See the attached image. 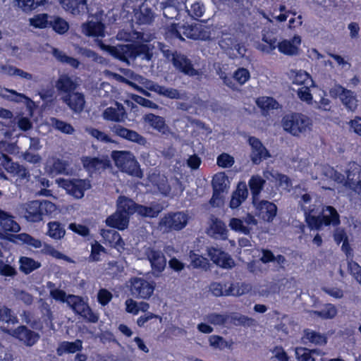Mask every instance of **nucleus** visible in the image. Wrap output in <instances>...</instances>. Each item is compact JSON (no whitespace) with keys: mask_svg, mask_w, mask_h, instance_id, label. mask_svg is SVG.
Instances as JSON below:
<instances>
[{"mask_svg":"<svg viewBox=\"0 0 361 361\" xmlns=\"http://www.w3.org/2000/svg\"><path fill=\"white\" fill-rule=\"evenodd\" d=\"M316 171H319L322 176L334 181L341 183L345 182V185L352 190L361 200V169L355 168L346 171V178L342 173L334 170L328 165H315Z\"/></svg>","mask_w":361,"mask_h":361,"instance_id":"nucleus-1","label":"nucleus"},{"mask_svg":"<svg viewBox=\"0 0 361 361\" xmlns=\"http://www.w3.org/2000/svg\"><path fill=\"white\" fill-rule=\"evenodd\" d=\"M101 48L108 51L112 56L126 64L130 65V61L140 59L142 61H149L152 54L149 53L145 45L135 46L133 44H118L116 46L105 45L102 44Z\"/></svg>","mask_w":361,"mask_h":361,"instance_id":"nucleus-2","label":"nucleus"},{"mask_svg":"<svg viewBox=\"0 0 361 361\" xmlns=\"http://www.w3.org/2000/svg\"><path fill=\"white\" fill-rule=\"evenodd\" d=\"M282 126L285 131L299 137L311 130L312 122L307 116L295 113L285 116L282 120Z\"/></svg>","mask_w":361,"mask_h":361,"instance_id":"nucleus-3","label":"nucleus"},{"mask_svg":"<svg viewBox=\"0 0 361 361\" xmlns=\"http://www.w3.org/2000/svg\"><path fill=\"white\" fill-rule=\"evenodd\" d=\"M111 157L118 168L131 176L142 178V172L135 156L129 151H113Z\"/></svg>","mask_w":361,"mask_h":361,"instance_id":"nucleus-4","label":"nucleus"},{"mask_svg":"<svg viewBox=\"0 0 361 361\" xmlns=\"http://www.w3.org/2000/svg\"><path fill=\"white\" fill-rule=\"evenodd\" d=\"M189 216L183 212H171L165 214L158 224V228L163 233L179 231L188 224Z\"/></svg>","mask_w":361,"mask_h":361,"instance_id":"nucleus-5","label":"nucleus"},{"mask_svg":"<svg viewBox=\"0 0 361 361\" xmlns=\"http://www.w3.org/2000/svg\"><path fill=\"white\" fill-rule=\"evenodd\" d=\"M295 198L298 200V205L304 212L305 221L309 227H316L319 223V220L314 218V212L316 206L311 204V196L305 190L295 188Z\"/></svg>","mask_w":361,"mask_h":361,"instance_id":"nucleus-6","label":"nucleus"},{"mask_svg":"<svg viewBox=\"0 0 361 361\" xmlns=\"http://www.w3.org/2000/svg\"><path fill=\"white\" fill-rule=\"evenodd\" d=\"M57 181L59 185L64 188L68 194L75 199L82 198L85 192L91 188L90 181L87 179H59Z\"/></svg>","mask_w":361,"mask_h":361,"instance_id":"nucleus-7","label":"nucleus"},{"mask_svg":"<svg viewBox=\"0 0 361 361\" xmlns=\"http://www.w3.org/2000/svg\"><path fill=\"white\" fill-rule=\"evenodd\" d=\"M155 288L154 282H149L142 278H133L130 280V292L136 298L149 299Z\"/></svg>","mask_w":361,"mask_h":361,"instance_id":"nucleus-8","label":"nucleus"},{"mask_svg":"<svg viewBox=\"0 0 361 361\" xmlns=\"http://www.w3.org/2000/svg\"><path fill=\"white\" fill-rule=\"evenodd\" d=\"M83 167L90 174L102 173L106 169L111 167V163L107 156L97 157H83L81 159Z\"/></svg>","mask_w":361,"mask_h":361,"instance_id":"nucleus-9","label":"nucleus"},{"mask_svg":"<svg viewBox=\"0 0 361 361\" xmlns=\"http://www.w3.org/2000/svg\"><path fill=\"white\" fill-rule=\"evenodd\" d=\"M145 87L150 91L171 99L188 100L189 99L188 93L185 91L180 92L175 88L159 85L151 80H146Z\"/></svg>","mask_w":361,"mask_h":361,"instance_id":"nucleus-10","label":"nucleus"},{"mask_svg":"<svg viewBox=\"0 0 361 361\" xmlns=\"http://www.w3.org/2000/svg\"><path fill=\"white\" fill-rule=\"evenodd\" d=\"M145 255L150 262L152 274L156 277L159 276L166 266V259L163 252L152 247H147L145 250Z\"/></svg>","mask_w":361,"mask_h":361,"instance_id":"nucleus-11","label":"nucleus"},{"mask_svg":"<svg viewBox=\"0 0 361 361\" xmlns=\"http://www.w3.org/2000/svg\"><path fill=\"white\" fill-rule=\"evenodd\" d=\"M252 203L255 207L257 216L264 221H273L277 214V207L274 203L259 199H254Z\"/></svg>","mask_w":361,"mask_h":361,"instance_id":"nucleus-12","label":"nucleus"},{"mask_svg":"<svg viewBox=\"0 0 361 361\" xmlns=\"http://www.w3.org/2000/svg\"><path fill=\"white\" fill-rule=\"evenodd\" d=\"M332 97H339L345 106L350 111H355L357 106V100L351 90L343 87L340 85H336L329 91Z\"/></svg>","mask_w":361,"mask_h":361,"instance_id":"nucleus-13","label":"nucleus"},{"mask_svg":"<svg viewBox=\"0 0 361 361\" xmlns=\"http://www.w3.org/2000/svg\"><path fill=\"white\" fill-rule=\"evenodd\" d=\"M80 85V80L78 78L66 74L59 75L55 83V87L60 97L76 91Z\"/></svg>","mask_w":361,"mask_h":361,"instance_id":"nucleus-14","label":"nucleus"},{"mask_svg":"<svg viewBox=\"0 0 361 361\" xmlns=\"http://www.w3.org/2000/svg\"><path fill=\"white\" fill-rule=\"evenodd\" d=\"M314 212V218L319 220L318 225L316 227H310L311 229L319 230L323 225H332L336 226L340 224V216L336 209L331 206H326L322 209L321 214L316 216Z\"/></svg>","mask_w":361,"mask_h":361,"instance_id":"nucleus-15","label":"nucleus"},{"mask_svg":"<svg viewBox=\"0 0 361 361\" xmlns=\"http://www.w3.org/2000/svg\"><path fill=\"white\" fill-rule=\"evenodd\" d=\"M110 130L114 135L125 139L128 141L135 142L140 145H147V139L135 130L128 129L120 124H114L110 126Z\"/></svg>","mask_w":361,"mask_h":361,"instance_id":"nucleus-16","label":"nucleus"},{"mask_svg":"<svg viewBox=\"0 0 361 361\" xmlns=\"http://www.w3.org/2000/svg\"><path fill=\"white\" fill-rule=\"evenodd\" d=\"M61 100L75 114L83 111L86 103L85 94L78 91L61 96Z\"/></svg>","mask_w":361,"mask_h":361,"instance_id":"nucleus-17","label":"nucleus"},{"mask_svg":"<svg viewBox=\"0 0 361 361\" xmlns=\"http://www.w3.org/2000/svg\"><path fill=\"white\" fill-rule=\"evenodd\" d=\"M183 36L192 39L208 40L211 38L209 27L201 24L181 25Z\"/></svg>","mask_w":361,"mask_h":361,"instance_id":"nucleus-18","label":"nucleus"},{"mask_svg":"<svg viewBox=\"0 0 361 361\" xmlns=\"http://www.w3.org/2000/svg\"><path fill=\"white\" fill-rule=\"evenodd\" d=\"M248 143L251 147L250 159L254 164H259L270 157L269 151L258 138L250 137Z\"/></svg>","mask_w":361,"mask_h":361,"instance_id":"nucleus-19","label":"nucleus"},{"mask_svg":"<svg viewBox=\"0 0 361 361\" xmlns=\"http://www.w3.org/2000/svg\"><path fill=\"white\" fill-rule=\"evenodd\" d=\"M207 251L211 260L216 265L224 269H231L234 267L233 259L228 253L221 249L215 247H208Z\"/></svg>","mask_w":361,"mask_h":361,"instance_id":"nucleus-20","label":"nucleus"},{"mask_svg":"<svg viewBox=\"0 0 361 361\" xmlns=\"http://www.w3.org/2000/svg\"><path fill=\"white\" fill-rule=\"evenodd\" d=\"M102 117L106 121L123 123L128 118V114L123 105L116 102L114 106L108 107L103 111Z\"/></svg>","mask_w":361,"mask_h":361,"instance_id":"nucleus-21","label":"nucleus"},{"mask_svg":"<svg viewBox=\"0 0 361 361\" xmlns=\"http://www.w3.org/2000/svg\"><path fill=\"white\" fill-rule=\"evenodd\" d=\"M12 335L29 347L34 345L40 338L38 333L29 329L25 326L17 327L13 330Z\"/></svg>","mask_w":361,"mask_h":361,"instance_id":"nucleus-22","label":"nucleus"},{"mask_svg":"<svg viewBox=\"0 0 361 361\" xmlns=\"http://www.w3.org/2000/svg\"><path fill=\"white\" fill-rule=\"evenodd\" d=\"M103 20H89L81 25L82 33L88 37H103L105 26Z\"/></svg>","mask_w":361,"mask_h":361,"instance_id":"nucleus-23","label":"nucleus"},{"mask_svg":"<svg viewBox=\"0 0 361 361\" xmlns=\"http://www.w3.org/2000/svg\"><path fill=\"white\" fill-rule=\"evenodd\" d=\"M301 43V38L295 35L290 40L284 39L278 43L279 51L288 56L297 55L299 51L298 45Z\"/></svg>","mask_w":361,"mask_h":361,"instance_id":"nucleus-24","label":"nucleus"},{"mask_svg":"<svg viewBox=\"0 0 361 361\" xmlns=\"http://www.w3.org/2000/svg\"><path fill=\"white\" fill-rule=\"evenodd\" d=\"M143 121L149 124L153 129L159 131L163 135H168L170 133L169 126L166 124L165 119L154 114H148L144 116Z\"/></svg>","mask_w":361,"mask_h":361,"instance_id":"nucleus-25","label":"nucleus"},{"mask_svg":"<svg viewBox=\"0 0 361 361\" xmlns=\"http://www.w3.org/2000/svg\"><path fill=\"white\" fill-rule=\"evenodd\" d=\"M171 61L173 66L182 73L190 76L197 75V71L192 67L190 61L184 55L177 54L173 56Z\"/></svg>","mask_w":361,"mask_h":361,"instance_id":"nucleus-26","label":"nucleus"},{"mask_svg":"<svg viewBox=\"0 0 361 361\" xmlns=\"http://www.w3.org/2000/svg\"><path fill=\"white\" fill-rule=\"evenodd\" d=\"M207 233L214 239L226 240L228 238V229L226 228V226L222 221L218 219H215L212 221Z\"/></svg>","mask_w":361,"mask_h":361,"instance_id":"nucleus-27","label":"nucleus"},{"mask_svg":"<svg viewBox=\"0 0 361 361\" xmlns=\"http://www.w3.org/2000/svg\"><path fill=\"white\" fill-rule=\"evenodd\" d=\"M128 222L129 217L127 214H123L122 212L118 209L106 220V223L109 226L116 228L119 230H124L127 228Z\"/></svg>","mask_w":361,"mask_h":361,"instance_id":"nucleus-28","label":"nucleus"},{"mask_svg":"<svg viewBox=\"0 0 361 361\" xmlns=\"http://www.w3.org/2000/svg\"><path fill=\"white\" fill-rule=\"evenodd\" d=\"M0 226L6 232L17 233L20 230V227L14 220V217L1 209H0Z\"/></svg>","mask_w":361,"mask_h":361,"instance_id":"nucleus-29","label":"nucleus"},{"mask_svg":"<svg viewBox=\"0 0 361 361\" xmlns=\"http://www.w3.org/2000/svg\"><path fill=\"white\" fill-rule=\"evenodd\" d=\"M248 195L247 185L245 183H239L237 189L233 192L230 202V207L232 209L238 207L245 200Z\"/></svg>","mask_w":361,"mask_h":361,"instance_id":"nucleus-30","label":"nucleus"},{"mask_svg":"<svg viewBox=\"0 0 361 361\" xmlns=\"http://www.w3.org/2000/svg\"><path fill=\"white\" fill-rule=\"evenodd\" d=\"M137 23L140 25H148L153 22L154 13L151 8L145 3H142L140 11L135 15Z\"/></svg>","mask_w":361,"mask_h":361,"instance_id":"nucleus-31","label":"nucleus"},{"mask_svg":"<svg viewBox=\"0 0 361 361\" xmlns=\"http://www.w3.org/2000/svg\"><path fill=\"white\" fill-rule=\"evenodd\" d=\"M24 216L29 221L37 222L41 221L42 218L40 212L39 200H35L28 203Z\"/></svg>","mask_w":361,"mask_h":361,"instance_id":"nucleus-32","label":"nucleus"},{"mask_svg":"<svg viewBox=\"0 0 361 361\" xmlns=\"http://www.w3.org/2000/svg\"><path fill=\"white\" fill-rule=\"evenodd\" d=\"M102 237L107 241L111 247L116 248L118 250L124 249L125 243L120 234L115 230L103 231Z\"/></svg>","mask_w":361,"mask_h":361,"instance_id":"nucleus-33","label":"nucleus"},{"mask_svg":"<svg viewBox=\"0 0 361 361\" xmlns=\"http://www.w3.org/2000/svg\"><path fill=\"white\" fill-rule=\"evenodd\" d=\"M117 209L122 212L123 214L130 215L135 213L137 204L131 199L126 196H119L117 202Z\"/></svg>","mask_w":361,"mask_h":361,"instance_id":"nucleus-34","label":"nucleus"},{"mask_svg":"<svg viewBox=\"0 0 361 361\" xmlns=\"http://www.w3.org/2000/svg\"><path fill=\"white\" fill-rule=\"evenodd\" d=\"M334 240L337 244L343 242L341 249L345 253L347 257H352L351 248L348 243V236L343 228H337L334 233Z\"/></svg>","mask_w":361,"mask_h":361,"instance_id":"nucleus-35","label":"nucleus"},{"mask_svg":"<svg viewBox=\"0 0 361 361\" xmlns=\"http://www.w3.org/2000/svg\"><path fill=\"white\" fill-rule=\"evenodd\" d=\"M290 77L293 84L312 86L314 83L310 75L305 71H291Z\"/></svg>","mask_w":361,"mask_h":361,"instance_id":"nucleus-36","label":"nucleus"},{"mask_svg":"<svg viewBox=\"0 0 361 361\" xmlns=\"http://www.w3.org/2000/svg\"><path fill=\"white\" fill-rule=\"evenodd\" d=\"M228 320L235 326H252L255 325L256 321L247 316L237 312L228 314Z\"/></svg>","mask_w":361,"mask_h":361,"instance_id":"nucleus-37","label":"nucleus"},{"mask_svg":"<svg viewBox=\"0 0 361 361\" xmlns=\"http://www.w3.org/2000/svg\"><path fill=\"white\" fill-rule=\"evenodd\" d=\"M51 54L58 61L62 63L68 64L74 68H78L80 66V62L78 59L67 56L65 52L59 49L53 48Z\"/></svg>","mask_w":361,"mask_h":361,"instance_id":"nucleus-38","label":"nucleus"},{"mask_svg":"<svg viewBox=\"0 0 361 361\" xmlns=\"http://www.w3.org/2000/svg\"><path fill=\"white\" fill-rule=\"evenodd\" d=\"M48 231L47 234L54 240H60L63 238L66 234V230L60 222L51 221L48 223Z\"/></svg>","mask_w":361,"mask_h":361,"instance_id":"nucleus-39","label":"nucleus"},{"mask_svg":"<svg viewBox=\"0 0 361 361\" xmlns=\"http://www.w3.org/2000/svg\"><path fill=\"white\" fill-rule=\"evenodd\" d=\"M82 348V341L79 339L75 340L74 342L64 341L62 342L58 347L56 351L59 355L63 353H74Z\"/></svg>","mask_w":361,"mask_h":361,"instance_id":"nucleus-40","label":"nucleus"},{"mask_svg":"<svg viewBox=\"0 0 361 361\" xmlns=\"http://www.w3.org/2000/svg\"><path fill=\"white\" fill-rule=\"evenodd\" d=\"M13 237L16 243L26 244L34 248H41L42 247V242L40 240L35 238L27 233H22L14 235Z\"/></svg>","mask_w":361,"mask_h":361,"instance_id":"nucleus-41","label":"nucleus"},{"mask_svg":"<svg viewBox=\"0 0 361 361\" xmlns=\"http://www.w3.org/2000/svg\"><path fill=\"white\" fill-rule=\"evenodd\" d=\"M19 262L20 271L25 274H28L41 267L40 262L27 257H21Z\"/></svg>","mask_w":361,"mask_h":361,"instance_id":"nucleus-42","label":"nucleus"},{"mask_svg":"<svg viewBox=\"0 0 361 361\" xmlns=\"http://www.w3.org/2000/svg\"><path fill=\"white\" fill-rule=\"evenodd\" d=\"M250 286L244 283H231L226 289V296H240L250 290Z\"/></svg>","mask_w":361,"mask_h":361,"instance_id":"nucleus-43","label":"nucleus"},{"mask_svg":"<svg viewBox=\"0 0 361 361\" xmlns=\"http://www.w3.org/2000/svg\"><path fill=\"white\" fill-rule=\"evenodd\" d=\"M75 50L79 55L87 59H92L93 61L104 64L106 63V60L102 56L98 55L97 53L94 51L92 49H87L86 47H82L80 46H75Z\"/></svg>","mask_w":361,"mask_h":361,"instance_id":"nucleus-44","label":"nucleus"},{"mask_svg":"<svg viewBox=\"0 0 361 361\" xmlns=\"http://www.w3.org/2000/svg\"><path fill=\"white\" fill-rule=\"evenodd\" d=\"M181 25L178 23H171L165 28V37L169 40L178 39L184 41Z\"/></svg>","mask_w":361,"mask_h":361,"instance_id":"nucleus-45","label":"nucleus"},{"mask_svg":"<svg viewBox=\"0 0 361 361\" xmlns=\"http://www.w3.org/2000/svg\"><path fill=\"white\" fill-rule=\"evenodd\" d=\"M50 124L54 129L62 133L73 135L75 133V128L71 124L59 120V118L51 117L50 118Z\"/></svg>","mask_w":361,"mask_h":361,"instance_id":"nucleus-46","label":"nucleus"},{"mask_svg":"<svg viewBox=\"0 0 361 361\" xmlns=\"http://www.w3.org/2000/svg\"><path fill=\"white\" fill-rule=\"evenodd\" d=\"M228 182V178L224 173L215 174L212 182L213 191L224 192L226 189Z\"/></svg>","mask_w":361,"mask_h":361,"instance_id":"nucleus-47","label":"nucleus"},{"mask_svg":"<svg viewBox=\"0 0 361 361\" xmlns=\"http://www.w3.org/2000/svg\"><path fill=\"white\" fill-rule=\"evenodd\" d=\"M265 180L259 176H252L249 181V186L252 195V200L259 199L258 195L262 190Z\"/></svg>","mask_w":361,"mask_h":361,"instance_id":"nucleus-48","label":"nucleus"},{"mask_svg":"<svg viewBox=\"0 0 361 361\" xmlns=\"http://www.w3.org/2000/svg\"><path fill=\"white\" fill-rule=\"evenodd\" d=\"M337 313L336 307L331 304H326L321 310H314L311 312V314L327 319L334 318Z\"/></svg>","mask_w":361,"mask_h":361,"instance_id":"nucleus-49","label":"nucleus"},{"mask_svg":"<svg viewBox=\"0 0 361 361\" xmlns=\"http://www.w3.org/2000/svg\"><path fill=\"white\" fill-rule=\"evenodd\" d=\"M87 14L96 20H103L104 11L99 3L92 1L88 5Z\"/></svg>","mask_w":361,"mask_h":361,"instance_id":"nucleus-50","label":"nucleus"},{"mask_svg":"<svg viewBox=\"0 0 361 361\" xmlns=\"http://www.w3.org/2000/svg\"><path fill=\"white\" fill-rule=\"evenodd\" d=\"M189 258L190 259V265L193 268H200L204 270L208 269L209 261L207 258L195 253L194 251L190 252Z\"/></svg>","mask_w":361,"mask_h":361,"instance_id":"nucleus-51","label":"nucleus"},{"mask_svg":"<svg viewBox=\"0 0 361 361\" xmlns=\"http://www.w3.org/2000/svg\"><path fill=\"white\" fill-rule=\"evenodd\" d=\"M14 1L24 12H30L42 5L45 0H14Z\"/></svg>","mask_w":361,"mask_h":361,"instance_id":"nucleus-52","label":"nucleus"},{"mask_svg":"<svg viewBox=\"0 0 361 361\" xmlns=\"http://www.w3.org/2000/svg\"><path fill=\"white\" fill-rule=\"evenodd\" d=\"M49 26L59 34H64L69 28L68 23L63 18L58 16H51V18H50Z\"/></svg>","mask_w":361,"mask_h":361,"instance_id":"nucleus-53","label":"nucleus"},{"mask_svg":"<svg viewBox=\"0 0 361 361\" xmlns=\"http://www.w3.org/2000/svg\"><path fill=\"white\" fill-rule=\"evenodd\" d=\"M68 305L77 314H80L84 312V310L87 307V304L83 300L76 295L70 297L68 301Z\"/></svg>","mask_w":361,"mask_h":361,"instance_id":"nucleus-54","label":"nucleus"},{"mask_svg":"<svg viewBox=\"0 0 361 361\" xmlns=\"http://www.w3.org/2000/svg\"><path fill=\"white\" fill-rule=\"evenodd\" d=\"M0 321L7 323L15 324L18 323L16 316L13 313L12 310L4 305H0Z\"/></svg>","mask_w":361,"mask_h":361,"instance_id":"nucleus-55","label":"nucleus"},{"mask_svg":"<svg viewBox=\"0 0 361 361\" xmlns=\"http://www.w3.org/2000/svg\"><path fill=\"white\" fill-rule=\"evenodd\" d=\"M160 212L159 207H146L140 204H137L135 209V213H137L142 216L145 217H156Z\"/></svg>","mask_w":361,"mask_h":361,"instance_id":"nucleus-56","label":"nucleus"},{"mask_svg":"<svg viewBox=\"0 0 361 361\" xmlns=\"http://www.w3.org/2000/svg\"><path fill=\"white\" fill-rule=\"evenodd\" d=\"M51 16L47 13H41L30 19V25L38 28H44L50 25Z\"/></svg>","mask_w":361,"mask_h":361,"instance_id":"nucleus-57","label":"nucleus"},{"mask_svg":"<svg viewBox=\"0 0 361 361\" xmlns=\"http://www.w3.org/2000/svg\"><path fill=\"white\" fill-rule=\"evenodd\" d=\"M0 161L4 168L8 173L16 174L20 164L16 162H13L11 159L6 154L0 153Z\"/></svg>","mask_w":361,"mask_h":361,"instance_id":"nucleus-58","label":"nucleus"},{"mask_svg":"<svg viewBox=\"0 0 361 361\" xmlns=\"http://www.w3.org/2000/svg\"><path fill=\"white\" fill-rule=\"evenodd\" d=\"M204 320L213 325L222 326L228 322V314H221L214 312L206 315Z\"/></svg>","mask_w":361,"mask_h":361,"instance_id":"nucleus-59","label":"nucleus"},{"mask_svg":"<svg viewBox=\"0 0 361 361\" xmlns=\"http://www.w3.org/2000/svg\"><path fill=\"white\" fill-rule=\"evenodd\" d=\"M85 132L88 133V135H91L94 138L97 139L98 141L104 142V143H109L112 142L111 138L105 133L92 128V127H87L85 128Z\"/></svg>","mask_w":361,"mask_h":361,"instance_id":"nucleus-60","label":"nucleus"},{"mask_svg":"<svg viewBox=\"0 0 361 361\" xmlns=\"http://www.w3.org/2000/svg\"><path fill=\"white\" fill-rule=\"evenodd\" d=\"M229 226L232 230L240 232L245 235H248L252 229L251 227L245 226L243 221L238 218H232L229 221Z\"/></svg>","mask_w":361,"mask_h":361,"instance_id":"nucleus-61","label":"nucleus"},{"mask_svg":"<svg viewBox=\"0 0 361 361\" xmlns=\"http://www.w3.org/2000/svg\"><path fill=\"white\" fill-rule=\"evenodd\" d=\"M305 338L312 343L319 345H325L326 343V337L319 333L305 330Z\"/></svg>","mask_w":361,"mask_h":361,"instance_id":"nucleus-62","label":"nucleus"},{"mask_svg":"<svg viewBox=\"0 0 361 361\" xmlns=\"http://www.w3.org/2000/svg\"><path fill=\"white\" fill-rule=\"evenodd\" d=\"M38 303L39 309L42 314V317L45 318V320H48L50 322L51 325L53 326L52 322L54 320V315L49 304H48L42 298L39 299Z\"/></svg>","mask_w":361,"mask_h":361,"instance_id":"nucleus-63","label":"nucleus"},{"mask_svg":"<svg viewBox=\"0 0 361 361\" xmlns=\"http://www.w3.org/2000/svg\"><path fill=\"white\" fill-rule=\"evenodd\" d=\"M347 257L348 269L349 273L355 278V279L361 285V267L352 259Z\"/></svg>","mask_w":361,"mask_h":361,"instance_id":"nucleus-64","label":"nucleus"}]
</instances>
